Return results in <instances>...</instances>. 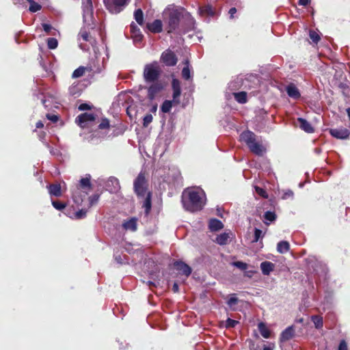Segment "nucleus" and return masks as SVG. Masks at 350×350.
Segmentation results:
<instances>
[{"instance_id": "obj_1", "label": "nucleus", "mask_w": 350, "mask_h": 350, "mask_svg": "<svg viewBox=\"0 0 350 350\" xmlns=\"http://www.w3.org/2000/svg\"><path fill=\"white\" fill-rule=\"evenodd\" d=\"M148 183L144 172H140L133 182L134 192L138 198H144L142 207L148 215L152 208V192L148 190Z\"/></svg>"}, {"instance_id": "obj_2", "label": "nucleus", "mask_w": 350, "mask_h": 350, "mask_svg": "<svg viewBox=\"0 0 350 350\" xmlns=\"http://www.w3.org/2000/svg\"><path fill=\"white\" fill-rule=\"evenodd\" d=\"M202 196L204 193L194 189L185 192L182 200L184 208L192 213L201 211L205 204Z\"/></svg>"}, {"instance_id": "obj_3", "label": "nucleus", "mask_w": 350, "mask_h": 350, "mask_svg": "<svg viewBox=\"0 0 350 350\" xmlns=\"http://www.w3.org/2000/svg\"><path fill=\"white\" fill-rule=\"evenodd\" d=\"M240 139L245 143L252 153L258 156H262L265 151L263 146L256 141V135L252 131L247 130L242 132Z\"/></svg>"}, {"instance_id": "obj_4", "label": "nucleus", "mask_w": 350, "mask_h": 350, "mask_svg": "<svg viewBox=\"0 0 350 350\" xmlns=\"http://www.w3.org/2000/svg\"><path fill=\"white\" fill-rule=\"evenodd\" d=\"M91 176L90 174H86L85 177L82 178L79 184L77 186V191L73 192L72 198L77 205H81L83 201V199L79 196V190H81L83 192V197H86L88 194V192L92 189V185L91 184Z\"/></svg>"}, {"instance_id": "obj_5", "label": "nucleus", "mask_w": 350, "mask_h": 350, "mask_svg": "<svg viewBox=\"0 0 350 350\" xmlns=\"http://www.w3.org/2000/svg\"><path fill=\"white\" fill-rule=\"evenodd\" d=\"M161 72V68L157 62L145 65L143 72L145 82L150 83L159 81Z\"/></svg>"}, {"instance_id": "obj_6", "label": "nucleus", "mask_w": 350, "mask_h": 350, "mask_svg": "<svg viewBox=\"0 0 350 350\" xmlns=\"http://www.w3.org/2000/svg\"><path fill=\"white\" fill-rule=\"evenodd\" d=\"M130 0H103L106 9L111 14H119L129 4Z\"/></svg>"}, {"instance_id": "obj_7", "label": "nucleus", "mask_w": 350, "mask_h": 350, "mask_svg": "<svg viewBox=\"0 0 350 350\" xmlns=\"http://www.w3.org/2000/svg\"><path fill=\"white\" fill-rule=\"evenodd\" d=\"M182 14L178 10H174L169 14L167 31L168 33L174 32L179 26Z\"/></svg>"}, {"instance_id": "obj_8", "label": "nucleus", "mask_w": 350, "mask_h": 350, "mask_svg": "<svg viewBox=\"0 0 350 350\" xmlns=\"http://www.w3.org/2000/svg\"><path fill=\"white\" fill-rule=\"evenodd\" d=\"M150 83L151 85L148 88V98L150 100H152L165 88V83L161 81H156Z\"/></svg>"}, {"instance_id": "obj_9", "label": "nucleus", "mask_w": 350, "mask_h": 350, "mask_svg": "<svg viewBox=\"0 0 350 350\" xmlns=\"http://www.w3.org/2000/svg\"><path fill=\"white\" fill-rule=\"evenodd\" d=\"M161 62L167 66H174L178 62V58L173 51L167 49L162 53Z\"/></svg>"}, {"instance_id": "obj_10", "label": "nucleus", "mask_w": 350, "mask_h": 350, "mask_svg": "<svg viewBox=\"0 0 350 350\" xmlns=\"http://www.w3.org/2000/svg\"><path fill=\"white\" fill-rule=\"evenodd\" d=\"M174 267L182 275L189 277L192 271L190 266L182 260H176L174 262Z\"/></svg>"}, {"instance_id": "obj_11", "label": "nucleus", "mask_w": 350, "mask_h": 350, "mask_svg": "<svg viewBox=\"0 0 350 350\" xmlns=\"http://www.w3.org/2000/svg\"><path fill=\"white\" fill-rule=\"evenodd\" d=\"M83 17L85 21L93 16L94 9L92 0H82Z\"/></svg>"}, {"instance_id": "obj_12", "label": "nucleus", "mask_w": 350, "mask_h": 350, "mask_svg": "<svg viewBox=\"0 0 350 350\" xmlns=\"http://www.w3.org/2000/svg\"><path fill=\"white\" fill-rule=\"evenodd\" d=\"M172 88L173 90V101L176 104H178L180 103L179 97L181 94V87L180 83L178 79H173L172 81Z\"/></svg>"}, {"instance_id": "obj_13", "label": "nucleus", "mask_w": 350, "mask_h": 350, "mask_svg": "<svg viewBox=\"0 0 350 350\" xmlns=\"http://www.w3.org/2000/svg\"><path fill=\"white\" fill-rule=\"evenodd\" d=\"M95 119L96 116L94 113L85 112L78 116L76 118V122L81 127H85L86 122L94 121Z\"/></svg>"}, {"instance_id": "obj_14", "label": "nucleus", "mask_w": 350, "mask_h": 350, "mask_svg": "<svg viewBox=\"0 0 350 350\" xmlns=\"http://www.w3.org/2000/svg\"><path fill=\"white\" fill-rule=\"evenodd\" d=\"M295 327L293 325L288 326L280 334V342H284L292 339L295 336Z\"/></svg>"}, {"instance_id": "obj_15", "label": "nucleus", "mask_w": 350, "mask_h": 350, "mask_svg": "<svg viewBox=\"0 0 350 350\" xmlns=\"http://www.w3.org/2000/svg\"><path fill=\"white\" fill-rule=\"evenodd\" d=\"M330 135L337 139H347L350 135V131L347 129H332L329 130Z\"/></svg>"}, {"instance_id": "obj_16", "label": "nucleus", "mask_w": 350, "mask_h": 350, "mask_svg": "<svg viewBox=\"0 0 350 350\" xmlns=\"http://www.w3.org/2000/svg\"><path fill=\"white\" fill-rule=\"evenodd\" d=\"M146 28L153 33H161L163 31L162 21L159 19H156L152 23H147Z\"/></svg>"}, {"instance_id": "obj_17", "label": "nucleus", "mask_w": 350, "mask_h": 350, "mask_svg": "<svg viewBox=\"0 0 350 350\" xmlns=\"http://www.w3.org/2000/svg\"><path fill=\"white\" fill-rule=\"evenodd\" d=\"M48 191L51 196L61 197L62 196V187L59 183L49 184L46 186Z\"/></svg>"}, {"instance_id": "obj_18", "label": "nucleus", "mask_w": 350, "mask_h": 350, "mask_svg": "<svg viewBox=\"0 0 350 350\" xmlns=\"http://www.w3.org/2000/svg\"><path fill=\"white\" fill-rule=\"evenodd\" d=\"M288 96L293 99L297 100L301 97L299 90L294 83H290L286 88Z\"/></svg>"}, {"instance_id": "obj_19", "label": "nucleus", "mask_w": 350, "mask_h": 350, "mask_svg": "<svg viewBox=\"0 0 350 350\" xmlns=\"http://www.w3.org/2000/svg\"><path fill=\"white\" fill-rule=\"evenodd\" d=\"M130 31L132 38L135 41H141L142 40L144 36L142 35L140 29L134 22H132L131 24L130 25Z\"/></svg>"}, {"instance_id": "obj_20", "label": "nucleus", "mask_w": 350, "mask_h": 350, "mask_svg": "<svg viewBox=\"0 0 350 350\" xmlns=\"http://www.w3.org/2000/svg\"><path fill=\"white\" fill-rule=\"evenodd\" d=\"M297 122L299 124V127L301 129L304 131L305 132L308 133H312L314 132V129L311 125V124L307 121L306 119L303 118H298Z\"/></svg>"}, {"instance_id": "obj_21", "label": "nucleus", "mask_w": 350, "mask_h": 350, "mask_svg": "<svg viewBox=\"0 0 350 350\" xmlns=\"http://www.w3.org/2000/svg\"><path fill=\"white\" fill-rule=\"evenodd\" d=\"M78 36L83 40L90 42L92 46H94L96 42V39L93 38L85 29H81Z\"/></svg>"}, {"instance_id": "obj_22", "label": "nucleus", "mask_w": 350, "mask_h": 350, "mask_svg": "<svg viewBox=\"0 0 350 350\" xmlns=\"http://www.w3.org/2000/svg\"><path fill=\"white\" fill-rule=\"evenodd\" d=\"M208 228L212 232L218 231L224 228V224L219 219L213 218L209 220Z\"/></svg>"}, {"instance_id": "obj_23", "label": "nucleus", "mask_w": 350, "mask_h": 350, "mask_svg": "<svg viewBox=\"0 0 350 350\" xmlns=\"http://www.w3.org/2000/svg\"><path fill=\"white\" fill-rule=\"evenodd\" d=\"M275 265L269 261H264L260 264L262 273L265 275H269L273 271Z\"/></svg>"}, {"instance_id": "obj_24", "label": "nucleus", "mask_w": 350, "mask_h": 350, "mask_svg": "<svg viewBox=\"0 0 350 350\" xmlns=\"http://www.w3.org/2000/svg\"><path fill=\"white\" fill-rule=\"evenodd\" d=\"M137 219L135 217H132L130 219L125 221L122 224V227L125 230H130L131 231H136L137 228Z\"/></svg>"}, {"instance_id": "obj_25", "label": "nucleus", "mask_w": 350, "mask_h": 350, "mask_svg": "<svg viewBox=\"0 0 350 350\" xmlns=\"http://www.w3.org/2000/svg\"><path fill=\"white\" fill-rule=\"evenodd\" d=\"M258 331L261 336L265 338H269L271 336V331L267 327L266 324L263 322H260L258 325Z\"/></svg>"}, {"instance_id": "obj_26", "label": "nucleus", "mask_w": 350, "mask_h": 350, "mask_svg": "<svg viewBox=\"0 0 350 350\" xmlns=\"http://www.w3.org/2000/svg\"><path fill=\"white\" fill-rule=\"evenodd\" d=\"M229 239V233L223 232L217 236L215 241L220 245H224L228 243Z\"/></svg>"}, {"instance_id": "obj_27", "label": "nucleus", "mask_w": 350, "mask_h": 350, "mask_svg": "<svg viewBox=\"0 0 350 350\" xmlns=\"http://www.w3.org/2000/svg\"><path fill=\"white\" fill-rule=\"evenodd\" d=\"M290 244L288 241H281L277 245V251L280 254H284L289 251Z\"/></svg>"}, {"instance_id": "obj_28", "label": "nucleus", "mask_w": 350, "mask_h": 350, "mask_svg": "<svg viewBox=\"0 0 350 350\" xmlns=\"http://www.w3.org/2000/svg\"><path fill=\"white\" fill-rule=\"evenodd\" d=\"M234 99L241 104L246 103L247 101V94L245 92H239L233 94Z\"/></svg>"}, {"instance_id": "obj_29", "label": "nucleus", "mask_w": 350, "mask_h": 350, "mask_svg": "<svg viewBox=\"0 0 350 350\" xmlns=\"http://www.w3.org/2000/svg\"><path fill=\"white\" fill-rule=\"evenodd\" d=\"M134 18L139 25L142 26L144 24V13L142 9L139 8L134 12Z\"/></svg>"}, {"instance_id": "obj_30", "label": "nucleus", "mask_w": 350, "mask_h": 350, "mask_svg": "<svg viewBox=\"0 0 350 350\" xmlns=\"http://www.w3.org/2000/svg\"><path fill=\"white\" fill-rule=\"evenodd\" d=\"M311 320L314 324V327L319 329L323 326V317L319 315H313L311 317Z\"/></svg>"}, {"instance_id": "obj_31", "label": "nucleus", "mask_w": 350, "mask_h": 350, "mask_svg": "<svg viewBox=\"0 0 350 350\" xmlns=\"http://www.w3.org/2000/svg\"><path fill=\"white\" fill-rule=\"evenodd\" d=\"M183 18L187 22V27L185 29V31H187L192 29L195 23L193 18L189 13L185 14Z\"/></svg>"}, {"instance_id": "obj_32", "label": "nucleus", "mask_w": 350, "mask_h": 350, "mask_svg": "<svg viewBox=\"0 0 350 350\" xmlns=\"http://www.w3.org/2000/svg\"><path fill=\"white\" fill-rule=\"evenodd\" d=\"M174 101L165 100L161 106V110L163 113H169L172 107Z\"/></svg>"}, {"instance_id": "obj_33", "label": "nucleus", "mask_w": 350, "mask_h": 350, "mask_svg": "<svg viewBox=\"0 0 350 350\" xmlns=\"http://www.w3.org/2000/svg\"><path fill=\"white\" fill-rule=\"evenodd\" d=\"M29 3V10L31 12H36L41 10L42 6L38 3L36 2L33 0H27Z\"/></svg>"}, {"instance_id": "obj_34", "label": "nucleus", "mask_w": 350, "mask_h": 350, "mask_svg": "<svg viewBox=\"0 0 350 350\" xmlns=\"http://www.w3.org/2000/svg\"><path fill=\"white\" fill-rule=\"evenodd\" d=\"M86 68L83 66H79L78 68L75 69L72 74V77L74 79L79 78L82 77L85 72Z\"/></svg>"}, {"instance_id": "obj_35", "label": "nucleus", "mask_w": 350, "mask_h": 350, "mask_svg": "<svg viewBox=\"0 0 350 350\" xmlns=\"http://www.w3.org/2000/svg\"><path fill=\"white\" fill-rule=\"evenodd\" d=\"M69 94L70 95L78 97L81 94V90L79 88L78 85H72L69 88Z\"/></svg>"}, {"instance_id": "obj_36", "label": "nucleus", "mask_w": 350, "mask_h": 350, "mask_svg": "<svg viewBox=\"0 0 350 350\" xmlns=\"http://www.w3.org/2000/svg\"><path fill=\"white\" fill-rule=\"evenodd\" d=\"M200 11L202 13L205 14L208 16H213L215 14V12L213 10V8L210 5H205L200 8Z\"/></svg>"}, {"instance_id": "obj_37", "label": "nucleus", "mask_w": 350, "mask_h": 350, "mask_svg": "<svg viewBox=\"0 0 350 350\" xmlns=\"http://www.w3.org/2000/svg\"><path fill=\"white\" fill-rule=\"evenodd\" d=\"M187 66H185L182 70V76L183 77L188 80L191 78V73H190V69L189 68V62L186 61Z\"/></svg>"}, {"instance_id": "obj_38", "label": "nucleus", "mask_w": 350, "mask_h": 350, "mask_svg": "<svg viewBox=\"0 0 350 350\" xmlns=\"http://www.w3.org/2000/svg\"><path fill=\"white\" fill-rule=\"evenodd\" d=\"M52 205L55 209H57L58 211H62L64 208H65L66 206V203L58 201V200H53Z\"/></svg>"}, {"instance_id": "obj_39", "label": "nucleus", "mask_w": 350, "mask_h": 350, "mask_svg": "<svg viewBox=\"0 0 350 350\" xmlns=\"http://www.w3.org/2000/svg\"><path fill=\"white\" fill-rule=\"evenodd\" d=\"M100 198V195L98 193L93 194L92 196L88 197L89 200V207L94 206L97 204Z\"/></svg>"}, {"instance_id": "obj_40", "label": "nucleus", "mask_w": 350, "mask_h": 350, "mask_svg": "<svg viewBox=\"0 0 350 350\" xmlns=\"http://www.w3.org/2000/svg\"><path fill=\"white\" fill-rule=\"evenodd\" d=\"M309 36L312 41L316 44L318 43L321 39L320 36L314 30H310Z\"/></svg>"}, {"instance_id": "obj_41", "label": "nucleus", "mask_w": 350, "mask_h": 350, "mask_svg": "<svg viewBox=\"0 0 350 350\" xmlns=\"http://www.w3.org/2000/svg\"><path fill=\"white\" fill-rule=\"evenodd\" d=\"M110 127L109 120L107 118L101 119V122L98 125V129L100 130L107 129Z\"/></svg>"}, {"instance_id": "obj_42", "label": "nucleus", "mask_w": 350, "mask_h": 350, "mask_svg": "<svg viewBox=\"0 0 350 350\" xmlns=\"http://www.w3.org/2000/svg\"><path fill=\"white\" fill-rule=\"evenodd\" d=\"M264 218L269 221H273L276 219V215L274 212L267 211L265 213Z\"/></svg>"}, {"instance_id": "obj_43", "label": "nucleus", "mask_w": 350, "mask_h": 350, "mask_svg": "<svg viewBox=\"0 0 350 350\" xmlns=\"http://www.w3.org/2000/svg\"><path fill=\"white\" fill-rule=\"evenodd\" d=\"M263 236L264 235H263L262 232L261 230H260L258 228H255L254 229V239H253L252 242H254V243L258 242L260 238L263 237Z\"/></svg>"}, {"instance_id": "obj_44", "label": "nucleus", "mask_w": 350, "mask_h": 350, "mask_svg": "<svg viewBox=\"0 0 350 350\" xmlns=\"http://www.w3.org/2000/svg\"><path fill=\"white\" fill-rule=\"evenodd\" d=\"M239 323L238 321L232 319L230 318H228V319L226 321V325L225 327L228 328H233L237 324Z\"/></svg>"}, {"instance_id": "obj_45", "label": "nucleus", "mask_w": 350, "mask_h": 350, "mask_svg": "<svg viewBox=\"0 0 350 350\" xmlns=\"http://www.w3.org/2000/svg\"><path fill=\"white\" fill-rule=\"evenodd\" d=\"M152 116L150 113L146 114L143 119V126L148 127V125L152 122Z\"/></svg>"}, {"instance_id": "obj_46", "label": "nucleus", "mask_w": 350, "mask_h": 350, "mask_svg": "<svg viewBox=\"0 0 350 350\" xmlns=\"http://www.w3.org/2000/svg\"><path fill=\"white\" fill-rule=\"evenodd\" d=\"M47 45L50 49H54L57 46V40L54 38H50L47 40Z\"/></svg>"}, {"instance_id": "obj_47", "label": "nucleus", "mask_w": 350, "mask_h": 350, "mask_svg": "<svg viewBox=\"0 0 350 350\" xmlns=\"http://www.w3.org/2000/svg\"><path fill=\"white\" fill-rule=\"evenodd\" d=\"M255 191L257 193V194H258L261 197H262L264 198H268V194H267V191L263 188H261L258 186H256Z\"/></svg>"}, {"instance_id": "obj_48", "label": "nucleus", "mask_w": 350, "mask_h": 350, "mask_svg": "<svg viewBox=\"0 0 350 350\" xmlns=\"http://www.w3.org/2000/svg\"><path fill=\"white\" fill-rule=\"evenodd\" d=\"M239 299L235 297V295L234 294L232 297L228 299L226 303L229 307L232 308L234 306L237 305Z\"/></svg>"}, {"instance_id": "obj_49", "label": "nucleus", "mask_w": 350, "mask_h": 350, "mask_svg": "<svg viewBox=\"0 0 350 350\" xmlns=\"http://www.w3.org/2000/svg\"><path fill=\"white\" fill-rule=\"evenodd\" d=\"M233 265L236 267H237V268H239V269H240L241 270H244V271L246 270L247 269V267H248V265L247 263H245V262H242V261H236V262H234L233 263Z\"/></svg>"}, {"instance_id": "obj_50", "label": "nucleus", "mask_w": 350, "mask_h": 350, "mask_svg": "<svg viewBox=\"0 0 350 350\" xmlns=\"http://www.w3.org/2000/svg\"><path fill=\"white\" fill-rule=\"evenodd\" d=\"M87 214V211L85 209H80L79 211L75 213V218L77 219H81L85 217Z\"/></svg>"}, {"instance_id": "obj_51", "label": "nucleus", "mask_w": 350, "mask_h": 350, "mask_svg": "<svg viewBox=\"0 0 350 350\" xmlns=\"http://www.w3.org/2000/svg\"><path fill=\"white\" fill-rule=\"evenodd\" d=\"M294 196V193L292 190L291 189H288L286 191H285L283 193V196H282V199H288V198H292Z\"/></svg>"}, {"instance_id": "obj_52", "label": "nucleus", "mask_w": 350, "mask_h": 350, "mask_svg": "<svg viewBox=\"0 0 350 350\" xmlns=\"http://www.w3.org/2000/svg\"><path fill=\"white\" fill-rule=\"evenodd\" d=\"M338 350H348L347 343L345 340H340Z\"/></svg>"}, {"instance_id": "obj_53", "label": "nucleus", "mask_w": 350, "mask_h": 350, "mask_svg": "<svg viewBox=\"0 0 350 350\" xmlns=\"http://www.w3.org/2000/svg\"><path fill=\"white\" fill-rule=\"evenodd\" d=\"M91 108V106L87 103H83L79 106V109L81 111L90 110Z\"/></svg>"}, {"instance_id": "obj_54", "label": "nucleus", "mask_w": 350, "mask_h": 350, "mask_svg": "<svg viewBox=\"0 0 350 350\" xmlns=\"http://www.w3.org/2000/svg\"><path fill=\"white\" fill-rule=\"evenodd\" d=\"M255 273H256L255 271H253V270L247 271V269H246V270H245L244 275L247 278H252Z\"/></svg>"}, {"instance_id": "obj_55", "label": "nucleus", "mask_w": 350, "mask_h": 350, "mask_svg": "<svg viewBox=\"0 0 350 350\" xmlns=\"http://www.w3.org/2000/svg\"><path fill=\"white\" fill-rule=\"evenodd\" d=\"M42 27H43V29L45 32L46 33H49L50 31L52 29V27L51 25L49 24H46V23H43L42 24Z\"/></svg>"}, {"instance_id": "obj_56", "label": "nucleus", "mask_w": 350, "mask_h": 350, "mask_svg": "<svg viewBox=\"0 0 350 350\" xmlns=\"http://www.w3.org/2000/svg\"><path fill=\"white\" fill-rule=\"evenodd\" d=\"M310 3V0H299V5L306 6Z\"/></svg>"}, {"instance_id": "obj_57", "label": "nucleus", "mask_w": 350, "mask_h": 350, "mask_svg": "<svg viewBox=\"0 0 350 350\" xmlns=\"http://www.w3.org/2000/svg\"><path fill=\"white\" fill-rule=\"evenodd\" d=\"M47 118L54 122H57L58 117L55 115H47Z\"/></svg>"}, {"instance_id": "obj_58", "label": "nucleus", "mask_w": 350, "mask_h": 350, "mask_svg": "<svg viewBox=\"0 0 350 350\" xmlns=\"http://www.w3.org/2000/svg\"><path fill=\"white\" fill-rule=\"evenodd\" d=\"M237 13V8H231L229 10V14L231 18H234V14Z\"/></svg>"}, {"instance_id": "obj_59", "label": "nucleus", "mask_w": 350, "mask_h": 350, "mask_svg": "<svg viewBox=\"0 0 350 350\" xmlns=\"http://www.w3.org/2000/svg\"><path fill=\"white\" fill-rule=\"evenodd\" d=\"M172 291L174 293H178L179 291L178 285L176 282H174L172 286Z\"/></svg>"}, {"instance_id": "obj_60", "label": "nucleus", "mask_w": 350, "mask_h": 350, "mask_svg": "<svg viewBox=\"0 0 350 350\" xmlns=\"http://www.w3.org/2000/svg\"><path fill=\"white\" fill-rule=\"evenodd\" d=\"M115 260L119 264H122L123 263L122 259V258H121V256L120 255L115 256Z\"/></svg>"}, {"instance_id": "obj_61", "label": "nucleus", "mask_w": 350, "mask_h": 350, "mask_svg": "<svg viewBox=\"0 0 350 350\" xmlns=\"http://www.w3.org/2000/svg\"><path fill=\"white\" fill-rule=\"evenodd\" d=\"M157 110V105L154 104V105L152 106V107L150 109V111L153 113H156Z\"/></svg>"}, {"instance_id": "obj_62", "label": "nucleus", "mask_w": 350, "mask_h": 350, "mask_svg": "<svg viewBox=\"0 0 350 350\" xmlns=\"http://www.w3.org/2000/svg\"><path fill=\"white\" fill-rule=\"evenodd\" d=\"M43 126H44V124L42 122V121L40 120L36 122V128L40 129V128H42Z\"/></svg>"}, {"instance_id": "obj_63", "label": "nucleus", "mask_w": 350, "mask_h": 350, "mask_svg": "<svg viewBox=\"0 0 350 350\" xmlns=\"http://www.w3.org/2000/svg\"><path fill=\"white\" fill-rule=\"evenodd\" d=\"M262 350H273V347H268V346H264Z\"/></svg>"}, {"instance_id": "obj_64", "label": "nucleus", "mask_w": 350, "mask_h": 350, "mask_svg": "<svg viewBox=\"0 0 350 350\" xmlns=\"http://www.w3.org/2000/svg\"><path fill=\"white\" fill-rule=\"evenodd\" d=\"M148 285H149L150 286H155V285H154V282H151V281H148Z\"/></svg>"}]
</instances>
